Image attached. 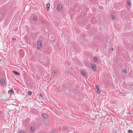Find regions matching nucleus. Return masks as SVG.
<instances>
[{
	"label": "nucleus",
	"instance_id": "f257e3e1",
	"mask_svg": "<svg viewBox=\"0 0 133 133\" xmlns=\"http://www.w3.org/2000/svg\"><path fill=\"white\" fill-rule=\"evenodd\" d=\"M95 89L96 91L98 92V94H100L101 93V90L100 89H99V87L97 85H95Z\"/></svg>",
	"mask_w": 133,
	"mask_h": 133
},
{
	"label": "nucleus",
	"instance_id": "f03ea898",
	"mask_svg": "<svg viewBox=\"0 0 133 133\" xmlns=\"http://www.w3.org/2000/svg\"><path fill=\"white\" fill-rule=\"evenodd\" d=\"M91 69L93 71H95L96 69V66L95 64H92L91 65Z\"/></svg>",
	"mask_w": 133,
	"mask_h": 133
},
{
	"label": "nucleus",
	"instance_id": "7ed1b4c3",
	"mask_svg": "<svg viewBox=\"0 0 133 133\" xmlns=\"http://www.w3.org/2000/svg\"><path fill=\"white\" fill-rule=\"evenodd\" d=\"M37 48L38 49H40L42 47V43L41 41H39L38 43Z\"/></svg>",
	"mask_w": 133,
	"mask_h": 133
},
{
	"label": "nucleus",
	"instance_id": "20e7f679",
	"mask_svg": "<svg viewBox=\"0 0 133 133\" xmlns=\"http://www.w3.org/2000/svg\"><path fill=\"white\" fill-rule=\"evenodd\" d=\"M5 81L2 78L0 80V84L1 85H3L5 84Z\"/></svg>",
	"mask_w": 133,
	"mask_h": 133
},
{
	"label": "nucleus",
	"instance_id": "39448f33",
	"mask_svg": "<svg viewBox=\"0 0 133 133\" xmlns=\"http://www.w3.org/2000/svg\"><path fill=\"white\" fill-rule=\"evenodd\" d=\"M42 116L46 120L48 119L47 115L45 113H43L42 115Z\"/></svg>",
	"mask_w": 133,
	"mask_h": 133
},
{
	"label": "nucleus",
	"instance_id": "423d86ee",
	"mask_svg": "<svg viewBox=\"0 0 133 133\" xmlns=\"http://www.w3.org/2000/svg\"><path fill=\"white\" fill-rule=\"evenodd\" d=\"M62 8V6L61 5H59L57 6V9L58 10L60 11Z\"/></svg>",
	"mask_w": 133,
	"mask_h": 133
},
{
	"label": "nucleus",
	"instance_id": "0eeeda50",
	"mask_svg": "<svg viewBox=\"0 0 133 133\" xmlns=\"http://www.w3.org/2000/svg\"><path fill=\"white\" fill-rule=\"evenodd\" d=\"M9 93L10 94H12L14 93V91L12 89H11L9 91Z\"/></svg>",
	"mask_w": 133,
	"mask_h": 133
},
{
	"label": "nucleus",
	"instance_id": "6e6552de",
	"mask_svg": "<svg viewBox=\"0 0 133 133\" xmlns=\"http://www.w3.org/2000/svg\"><path fill=\"white\" fill-rule=\"evenodd\" d=\"M13 72L17 76H19L20 75V74L17 71H13Z\"/></svg>",
	"mask_w": 133,
	"mask_h": 133
},
{
	"label": "nucleus",
	"instance_id": "1a4fd4ad",
	"mask_svg": "<svg viewBox=\"0 0 133 133\" xmlns=\"http://www.w3.org/2000/svg\"><path fill=\"white\" fill-rule=\"evenodd\" d=\"M50 3H47L46 4V9L48 11L49 10V8L50 7Z\"/></svg>",
	"mask_w": 133,
	"mask_h": 133
},
{
	"label": "nucleus",
	"instance_id": "9d476101",
	"mask_svg": "<svg viewBox=\"0 0 133 133\" xmlns=\"http://www.w3.org/2000/svg\"><path fill=\"white\" fill-rule=\"evenodd\" d=\"M30 131L31 132H33L35 129L34 127H31L30 129Z\"/></svg>",
	"mask_w": 133,
	"mask_h": 133
},
{
	"label": "nucleus",
	"instance_id": "9b49d317",
	"mask_svg": "<svg viewBox=\"0 0 133 133\" xmlns=\"http://www.w3.org/2000/svg\"><path fill=\"white\" fill-rule=\"evenodd\" d=\"M127 3L128 6H130L131 3L130 1V0H128L127 1Z\"/></svg>",
	"mask_w": 133,
	"mask_h": 133
},
{
	"label": "nucleus",
	"instance_id": "f8f14e48",
	"mask_svg": "<svg viewBox=\"0 0 133 133\" xmlns=\"http://www.w3.org/2000/svg\"><path fill=\"white\" fill-rule=\"evenodd\" d=\"M40 96L41 97V98L42 99H43L44 98L42 94H40Z\"/></svg>",
	"mask_w": 133,
	"mask_h": 133
},
{
	"label": "nucleus",
	"instance_id": "ddd939ff",
	"mask_svg": "<svg viewBox=\"0 0 133 133\" xmlns=\"http://www.w3.org/2000/svg\"><path fill=\"white\" fill-rule=\"evenodd\" d=\"M93 61H94L95 62H96L97 60V58L96 57H95L94 59H93Z\"/></svg>",
	"mask_w": 133,
	"mask_h": 133
},
{
	"label": "nucleus",
	"instance_id": "4468645a",
	"mask_svg": "<svg viewBox=\"0 0 133 133\" xmlns=\"http://www.w3.org/2000/svg\"><path fill=\"white\" fill-rule=\"evenodd\" d=\"M81 73L82 75H83L84 76H85L86 75L85 74L84 72V71H82L81 72Z\"/></svg>",
	"mask_w": 133,
	"mask_h": 133
},
{
	"label": "nucleus",
	"instance_id": "2eb2a0df",
	"mask_svg": "<svg viewBox=\"0 0 133 133\" xmlns=\"http://www.w3.org/2000/svg\"><path fill=\"white\" fill-rule=\"evenodd\" d=\"M32 93V92L31 91H30L28 92V95L30 96L31 95Z\"/></svg>",
	"mask_w": 133,
	"mask_h": 133
},
{
	"label": "nucleus",
	"instance_id": "dca6fc26",
	"mask_svg": "<svg viewBox=\"0 0 133 133\" xmlns=\"http://www.w3.org/2000/svg\"><path fill=\"white\" fill-rule=\"evenodd\" d=\"M96 19L95 18H93V19H92V22H93V23H94V24H95V23H96V22H94V21H95V20Z\"/></svg>",
	"mask_w": 133,
	"mask_h": 133
},
{
	"label": "nucleus",
	"instance_id": "f3484780",
	"mask_svg": "<svg viewBox=\"0 0 133 133\" xmlns=\"http://www.w3.org/2000/svg\"><path fill=\"white\" fill-rule=\"evenodd\" d=\"M57 70L56 69L54 70V72L52 73V74H53L54 73V74L56 73L57 72Z\"/></svg>",
	"mask_w": 133,
	"mask_h": 133
},
{
	"label": "nucleus",
	"instance_id": "a211bd4d",
	"mask_svg": "<svg viewBox=\"0 0 133 133\" xmlns=\"http://www.w3.org/2000/svg\"><path fill=\"white\" fill-rule=\"evenodd\" d=\"M37 17H34L33 18V19L34 21H36L37 20Z\"/></svg>",
	"mask_w": 133,
	"mask_h": 133
},
{
	"label": "nucleus",
	"instance_id": "6ab92c4d",
	"mask_svg": "<svg viewBox=\"0 0 133 133\" xmlns=\"http://www.w3.org/2000/svg\"><path fill=\"white\" fill-rule=\"evenodd\" d=\"M129 133H132V131L131 130H130L128 131Z\"/></svg>",
	"mask_w": 133,
	"mask_h": 133
},
{
	"label": "nucleus",
	"instance_id": "aec40b11",
	"mask_svg": "<svg viewBox=\"0 0 133 133\" xmlns=\"http://www.w3.org/2000/svg\"><path fill=\"white\" fill-rule=\"evenodd\" d=\"M123 72L124 73H126V70H124L123 71Z\"/></svg>",
	"mask_w": 133,
	"mask_h": 133
},
{
	"label": "nucleus",
	"instance_id": "412c9836",
	"mask_svg": "<svg viewBox=\"0 0 133 133\" xmlns=\"http://www.w3.org/2000/svg\"><path fill=\"white\" fill-rule=\"evenodd\" d=\"M20 133H25L24 131H21L20 132Z\"/></svg>",
	"mask_w": 133,
	"mask_h": 133
},
{
	"label": "nucleus",
	"instance_id": "4be33fe9",
	"mask_svg": "<svg viewBox=\"0 0 133 133\" xmlns=\"http://www.w3.org/2000/svg\"><path fill=\"white\" fill-rule=\"evenodd\" d=\"M115 18L113 16H112V19L113 20H114V19Z\"/></svg>",
	"mask_w": 133,
	"mask_h": 133
},
{
	"label": "nucleus",
	"instance_id": "5701e85b",
	"mask_svg": "<svg viewBox=\"0 0 133 133\" xmlns=\"http://www.w3.org/2000/svg\"><path fill=\"white\" fill-rule=\"evenodd\" d=\"M16 39V38H13V40L14 41Z\"/></svg>",
	"mask_w": 133,
	"mask_h": 133
},
{
	"label": "nucleus",
	"instance_id": "b1692460",
	"mask_svg": "<svg viewBox=\"0 0 133 133\" xmlns=\"http://www.w3.org/2000/svg\"><path fill=\"white\" fill-rule=\"evenodd\" d=\"M111 49L112 51H113V48L112 47L111 48Z\"/></svg>",
	"mask_w": 133,
	"mask_h": 133
},
{
	"label": "nucleus",
	"instance_id": "393cba45",
	"mask_svg": "<svg viewBox=\"0 0 133 133\" xmlns=\"http://www.w3.org/2000/svg\"><path fill=\"white\" fill-rule=\"evenodd\" d=\"M28 43H30L29 41L28 42Z\"/></svg>",
	"mask_w": 133,
	"mask_h": 133
},
{
	"label": "nucleus",
	"instance_id": "a878e982",
	"mask_svg": "<svg viewBox=\"0 0 133 133\" xmlns=\"http://www.w3.org/2000/svg\"><path fill=\"white\" fill-rule=\"evenodd\" d=\"M36 111V112H37V111Z\"/></svg>",
	"mask_w": 133,
	"mask_h": 133
},
{
	"label": "nucleus",
	"instance_id": "bb28decb",
	"mask_svg": "<svg viewBox=\"0 0 133 133\" xmlns=\"http://www.w3.org/2000/svg\"><path fill=\"white\" fill-rule=\"evenodd\" d=\"M53 131V133H54V131Z\"/></svg>",
	"mask_w": 133,
	"mask_h": 133
},
{
	"label": "nucleus",
	"instance_id": "cd10ccee",
	"mask_svg": "<svg viewBox=\"0 0 133 133\" xmlns=\"http://www.w3.org/2000/svg\"><path fill=\"white\" fill-rule=\"evenodd\" d=\"M29 42H30V41L29 40Z\"/></svg>",
	"mask_w": 133,
	"mask_h": 133
},
{
	"label": "nucleus",
	"instance_id": "c85d7f7f",
	"mask_svg": "<svg viewBox=\"0 0 133 133\" xmlns=\"http://www.w3.org/2000/svg\"><path fill=\"white\" fill-rule=\"evenodd\" d=\"M101 9H102V8H100Z\"/></svg>",
	"mask_w": 133,
	"mask_h": 133
},
{
	"label": "nucleus",
	"instance_id": "c756f323",
	"mask_svg": "<svg viewBox=\"0 0 133 133\" xmlns=\"http://www.w3.org/2000/svg\"><path fill=\"white\" fill-rule=\"evenodd\" d=\"M101 9H102V8H100Z\"/></svg>",
	"mask_w": 133,
	"mask_h": 133
},
{
	"label": "nucleus",
	"instance_id": "7c9ffc66",
	"mask_svg": "<svg viewBox=\"0 0 133 133\" xmlns=\"http://www.w3.org/2000/svg\"><path fill=\"white\" fill-rule=\"evenodd\" d=\"M52 133H53V132H52Z\"/></svg>",
	"mask_w": 133,
	"mask_h": 133
}]
</instances>
